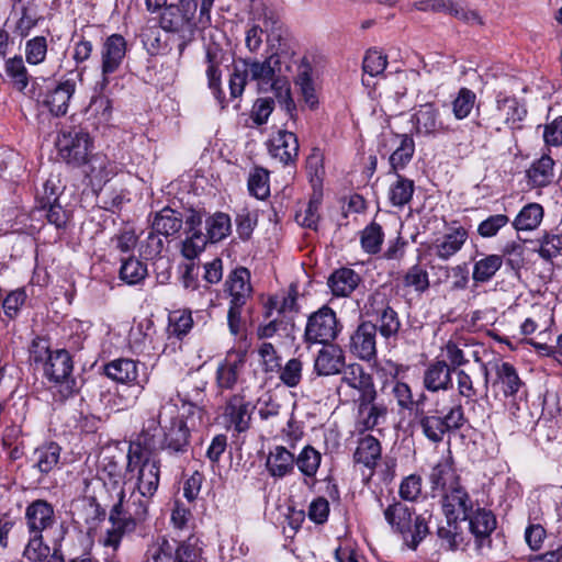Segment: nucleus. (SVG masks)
I'll return each mask as SVG.
<instances>
[{"label": "nucleus", "mask_w": 562, "mask_h": 562, "mask_svg": "<svg viewBox=\"0 0 562 562\" xmlns=\"http://www.w3.org/2000/svg\"><path fill=\"white\" fill-rule=\"evenodd\" d=\"M473 501L460 482H454L442 495V510L449 521L467 520L472 513Z\"/></svg>", "instance_id": "obj_14"}, {"label": "nucleus", "mask_w": 562, "mask_h": 562, "mask_svg": "<svg viewBox=\"0 0 562 562\" xmlns=\"http://www.w3.org/2000/svg\"><path fill=\"white\" fill-rule=\"evenodd\" d=\"M321 204H322V194L314 193L310 198L305 209L303 211L296 212V214H295L296 223L302 227L317 231L318 222L321 220V215H319Z\"/></svg>", "instance_id": "obj_47"}, {"label": "nucleus", "mask_w": 562, "mask_h": 562, "mask_svg": "<svg viewBox=\"0 0 562 562\" xmlns=\"http://www.w3.org/2000/svg\"><path fill=\"white\" fill-rule=\"evenodd\" d=\"M43 533L29 532L23 557L31 562H42L49 557L50 548L44 543Z\"/></svg>", "instance_id": "obj_54"}, {"label": "nucleus", "mask_w": 562, "mask_h": 562, "mask_svg": "<svg viewBox=\"0 0 562 562\" xmlns=\"http://www.w3.org/2000/svg\"><path fill=\"white\" fill-rule=\"evenodd\" d=\"M46 54L47 40L45 36H35L25 43V59L30 65L43 63Z\"/></svg>", "instance_id": "obj_63"}, {"label": "nucleus", "mask_w": 562, "mask_h": 562, "mask_svg": "<svg viewBox=\"0 0 562 562\" xmlns=\"http://www.w3.org/2000/svg\"><path fill=\"white\" fill-rule=\"evenodd\" d=\"M367 315L375 319L376 331L389 339L395 337L401 328V321L397 312L390 306L389 301L383 293H374L369 297L366 305Z\"/></svg>", "instance_id": "obj_10"}, {"label": "nucleus", "mask_w": 562, "mask_h": 562, "mask_svg": "<svg viewBox=\"0 0 562 562\" xmlns=\"http://www.w3.org/2000/svg\"><path fill=\"white\" fill-rule=\"evenodd\" d=\"M295 456L283 446L271 450L266 460L268 473L276 479H282L293 473Z\"/></svg>", "instance_id": "obj_32"}, {"label": "nucleus", "mask_w": 562, "mask_h": 562, "mask_svg": "<svg viewBox=\"0 0 562 562\" xmlns=\"http://www.w3.org/2000/svg\"><path fill=\"white\" fill-rule=\"evenodd\" d=\"M153 497H145L142 492L133 488L127 499L122 488L117 502L112 506L109 514L111 527L104 532L101 542L104 547L116 551L122 539L136 530L148 517V507Z\"/></svg>", "instance_id": "obj_2"}, {"label": "nucleus", "mask_w": 562, "mask_h": 562, "mask_svg": "<svg viewBox=\"0 0 562 562\" xmlns=\"http://www.w3.org/2000/svg\"><path fill=\"white\" fill-rule=\"evenodd\" d=\"M340 329L336 313L329 306L323 305L310 315L304 339L307 344L329 345L337 338Z\"/></svg>", "instance_id": "obj_8"}, {"label": "nucleus", "mask_w": 562, "mask_h": 562, "mask_svg": "<svg viewBox=\"0 0 562 562\" xmlns=\"http://www.w3.org/2000/svg\"><path fill=\"white\" fill-rule=\"evenodd\" d=\"M360 276L350 268L334 271L328 279V286L335 296H349L359 285Z\"/></svg>", "instance_id": "obj_35"}, {"label": "nucleus", "mask_w": 562, "mask_h": 562, "mask_svg": "<svg viewBox=\"0 0 562 562\" xmlns=\"http://www.w3.org/2000/svg\"><path fill=\"white\" fill-rule=\"evenodd\" d=\"M415 133L424 136H435L446 133L448 127L439 120V110L434 103L422 104L412 116Z\"/></svg>", "instance_id": "obj_24"}, {"label": "nucleus", "mask_w": 562, "mask_h": 562, "mask_svg": "<svg viewBox=\"0 0 562 562\" xmlns=\"http://www.w3.org/2000/svg\"><path fill=\"white\" fill-rule=\"evenodd\" d=\"M198 542L193 536L181 542L175 541L173 562H200L201 548Z\"/></svg>", "instance_id": "obj_55"}, {"label": "nucleus", "mask_w": 562, "mask_h": 562, "mask_svg": "<svg viewBox=\"0 0 562 562\" xmlns=\"http://www.w3.org/2000/svg\"><path fill=\"white\" fill-rule=\"evenodd\" d=\"M48 189L50 190L49 194L38 199V209L45 213L48 223L53 224L56 228H63L66 226L68 215L57 202L58 198L54 188H50L48 182H46L44 186L45 193H47Z\"/></svg>", "instance_id": "obj_33"}, {"label": "nucleus", "mask_w": 562, "mask_h": 562, "mask_svg": "<svg viewBox=\"0 0 562 562\" xmlns=\"http://www.w3.org/2000/svg\"><path fill=\"white\" fill-rule=\"evenodd\" d=\"M27 532L44 533L56 524L54 506L46 499L31 502L24 514Z\"/></svg>", "instance_id": "obj_19"}, {"label": "nucleus", "mask_w": 562, "mask_h": 562, "mask_svg": "<svg viewBox=\"0 0 562 562\" xmlns=\"http://www.w3.org/2000/svg\"><path fill=\"white\" fill-rule=\"evenodd\" d=\"M248 190L251 195L259 200L266 199L270 194L269 172L267 169L256 167L248 178Z\"/></svg>", "instance_id": "obj_56"}, {"label": "nucleus", "mask_w": 562, "mask_h": 562, "mask_svg": "<svg viewBox=\"0 0 562 562\" xmlns=\"http://www.w3.org/2000/svg\"><path fill=\"white\" fill-rule=\"evenodd\" d=\"M384 233L380 224L372 222L360 234V244L364 252L375 255L381 250Z\"/></svg>", "instance_id": "obj_52"}, {"label": "nucleus", "mask_w": 562, "mask_h": 562, "mask_svg": "<svg viewBox=\"0 0 562 562\" xmlns=\"http://www.w3.org/2000/svg\"><path fill=\"white\" fill-rule=\"evenodd\" d=\"M322 454L312 446H305L295 458V465L306 477H314L321 465Z\"/></svg>", "instance_id": "obj_51"}, {"label": "nucleus", "mask_w": 562, "mask_h": 562, "mask_svg": "<svg viewBox=\"0 0 562 562\" xmlns=\"http://www.w3.org/2000/svg\"><path fill=\"white\" fill-rule=\"evenodd\" d=\"M224 292L231 297L229 303L244 306L252 293L249 270L245 267L234 269L225 280Z\"/></svg>", "instance_id": "obj_21"}, {"label": "nucleus", "mask_w": 562, "mask_h": 562, "mask_svg": "<svg viewBox=\"0 0 562 562\" xmlns=\"http://www.w3.org/2000/svg\"><path fill=\"white\" fill-rule=\"evenodd\" d=\"M196 0H178L170 2L160 13L159 25L162 30L180 36L178 50L181 55L187 45L193 40L196 23Z\"/></svg>", "instance_id": "obj_5"}, {"label": "nucleus", "mask_w": 562, "mask_h": 562, "mask_svg": "<svg viewBox=\"0 0 562 562\" xmlns=\"http://www.w3.org/2000/svg\"><path fill=\"white\" fill-rule=\"evenodd\" d=\"M502 265L503 256L499 255H487L474 261L472 280L475 285L490 282L502 268Z\"/></svg>", "instance_id": "obj_38"}, {"label": "nucleus", "mask_w": 562, "mask_h": 562, "mask_svg": "<svg viewBox=\"0 0 562 562\" xmlns=\"http://www.w3.org/2000/svg\"><path fill=\"white\" fill-rule=\"evenodd\" d=\"M270 155L283 165L294 162L299 155V140L294 133L279 130L268 142Z\"/></svg>", "instance_id": "obj_26"}, {"label": "nucleus", "mask_w": 562, "mask_h": 562, "mask_svg": "<svg viewBox=\"0 0 562 562\" xmlns=\"http://www.w3.org/2000/svg\"><path fill=\"white\" fill-rule=\"evenodd\" d=\"M452 374L446 360L436 359L424 370L423 386L431 393L449 391L453 387Z\"/></svg>", "instance_id": "obj_23"}, {"label": "nucleus", "mask_w": 562, "mask_h": 562, "mask_svg": "<svg viewBox=\"0 0 562 562\" xmlns=\"http://www.w3.org/2000/svg\"><path fill=\"white\" fill-rule=\"evenodd\" d=\"M341 381L346 383L348 386L358 390L360 392L359 396V409L362 412L367 404L375 401L376 391L374 387V383L372 376L364 372L362 366L358 363H353L348 366L342 371Z\"/></svg>", "instance_id": "obj_15"}, {"label": "nucleus", "mask_w": 562, "mask_h": 562, "mask_svg": "<svg viewBox=\"0 0 562 562\" xmlns=\"http://www.w3.org/2000/svg\"><path fill=\"white\" fill-rule=\"evenodd\" d=\"M376 325L362 322L350 337V350L359 359L370 361L376 356Z\"/></svg>", "instance_id": "obj_20"}, {"label": "nucleus", "mask_w": 562, "mask_h": 562, "mask_svg": "<svg viewBox=\"0 0 562 562\" xmlns=\"http://www.w3.org/2000/svg\"><path fill=\"white\" fill-rule=\"evenodd\" d=\"M4 71L16 90H25L29 85V72L21 56L7 59Z\"/></svg>", "instance_id": "obj_50"}, {"label": "nucleus", "mask_w": 562, "mask_h": 562, "mask_svg": "<svg viewBox=\"0 0 562 562\" xmlns=\"http://www.w3.org/2000/svg\"><path fill=\"white\" fill-rule=\"evenodd\" d=\"M495 380L493 386L498 387L505 397L515 396L524 386L515 367L505 361H496L493 364Z\"/></svg>", "instance_id": "obj_30"}, {"label": "nucleus", "mask_w": 562, "mask_h": 562, "mask_svg": "<svg viewBox=\"0 0 562 562\" xmlns=\"http://www.w3.org/2000/svg\"><path fill=\"white\" fill-rule=\"evenodd\" d=\"M345 367L344 351L335 345L322 348L315 360L314 371L317 375H334L341 372Z\"/></svg>", "instance_id": "obj_31"}, {"label": "nucleus", "mask_w": 562, "mask_h": 562, "mask_svg": "<svg viewBox=\"0 0 562 562\" xmlns=\"http://www.w3.org/2000/svg\"><path fill=\"white\" fill-rule=\"evenodd\" d=\"M90 177L99 184L110 181L119 171L115 161L105 155L97 154L89 160Z\"/></svg>", "instance_id": "obj_42"}, {"label": "nucleus", "mask_w": 562, "mask_h": 562, "mask_svg": "<svg viewBox=\"0 0 562 562\" xmlns=\"http://www.w3.org/2000/svg\"><path fill=\"white\" fill-rule=\"evenodd\" d=\"M225 52L223 48L216 44L212 43L206 46L205 50V61L207 64L206 68V77H207V85L209 88L213 91L214 97L221 104V106L224 109L226 106L225 104V97L223 94V91L221 89V70L220 66L224 61Z\"/></svg>", "instance_id": "obj_22"}, {"label": "nucleus", "mask_w": 562, "mask_h": 562, "mask_svg": "<svg viewBox=\"0 0 562 562\" xmlns=\"http://www.w3.org/2000/svg\"><path fill=\"white\" fill-rule=\"evenodd\" d=\"M429 481L432 490L445 493L454 482H459V477L456 475L452 464L448 460H442L431 469Z\"/></svg>", "instance_id": "obj_45"}, {"label": "nucleus", "mask_w": 562, "mask_h": 562, "mask_svg": "<svg viewBox=\"0 0 562 562\" xmlns=\"http://www.w3.org/2000/svg\"><path fill=\"white\" fill-rule=\"evenodd\" d=\"M74 362L66 349H56L43 366L44 376L55 384L65 385L64 397L75 392L76 381L71 378Z\"/></svg>", "instance_id": "obj_11"}, {"label": "nucleus", "mask_w": 562, "mask_h": 562, "mask_svg": "<svg viewBox=\"0 0 562 562\" xmlns=\"http://www.w3.org/2000/svg\"><path fill=\"white\" fill-rule=\"evenodd\" d=\"M475 93L468 89L461 88L452 101V113L457 120H463L468 117L475 104Z\"/></svg>", "instance_id": "obj_58"}, {"label": "nucleus", "mask_w": 562, "mask_h": 562, "mask_svg": "<svg viewBox=\"0 0 562 562\" xmlns=\"http://www.w3.org/2000/svg\"><path fill=\"white\" fill-rule=\"evenodd\" d=\"M147 276V267L138 259L130 256L122 260L120 278L127 284H137Z\"/></svg>", "instance_id": "obj_53"}, {"label": "nucleus", "mask_w": 562, "mask_h": 562, "mask_svg": "<svg viewBox=\"0 0 562 562\" xmlns=\"http://www.w3.org/2000/svg\"><path fill=\"white\" fill-rule=\"evenodd\" d=\"M468 229L457 222H452L447 226L442 236L437 237L429 246V251L438 259L448 261L456 256L468 240Z\"/></svg>", "instance_id": "obj_13"}, {"label": "nucleus", "mask_w": 562, "mask_h": 562, "mask_svg": "<svg viewBox=\"0 0 562 562\" xmlns=\"http://www.w3.org/2000/svg\"><path fill=\"white\" fill-rule=\"evenodd\" d=\"M70 514L77 526L87 529L95 528L105 518V510L92 496L74 499L70 505Z\"/></svg>", "instance_id": "obj_17"}, {"label": "nucleus", "mask_w": 562, "mask_h": 562, "mask_svg": "<svg viewBox=\"0 0 562 562\" xmlns=\"http://www.w3.org/2000/svg\"><path fill=\"white\" fill-rule=\"evenodd\" d=\"M403 284L404 286L413 288L419 293H424L430 284L427 270L419 265H414L404 274Z\"/></svg>", "instance_id": "obj_59"}, {"label": "nucleus", "mask_w": 562, "mask_h": 562, "mask_svg": "<svg viewBox=\"0 0 562 562\" xmlns=\"http://www.w3.org/2000/svg\"><path fill=\"white\" fill-rule=\"evenodd\" d=\"M60 447L56 442H48L34 450V467L43 474L49 473L59 461Z\"/></svg>", "instance_id": "obj_39"}, {"label": "nucleus", "mask_w": 562, "mask_h": 562, "mask_svg": "<svg viewBox=\"0 0 562 562\" xmlns=\"http://www.w3.org/2000/svg\"><path fill=\"white\" fill-rule=\"evenodd\" d=\"M126 459L125 483L133 482L134 490L145 497H154L160 483V459L139 447H130Z\"/></svg>", "instance_id": "obj_4"}, {"label": "nucleus", "mask_w": 562, "mask_h": 562, "mask_svg": "<svg viewBox=\"0 0 562 562\" xmlns=\"http://www.w3.org/2000/svg\"><path fill=\"white\" fill-rule=\"evenodd\" d=\"M175 541L157 537L148 547L147 555L153 562H173Z\"/></svg>", "instance_id": "obj_57"}, {"label": "nucleus", "mask_w": 562, "mask_h": 562, "mask_svg": "<svg viewBox=\"0 0 562 562\" xmlns=\"http://www.w3.org/2000/svg\"><path fill=\"white\" fill-rule=\"evenodd\" d=\"M384 518L393 530L403 536L406 544L415 550L428 533L425 514L413 520V510L407 505L394 501L384 509Z\"/></svg>", "instance_id": "obj_6"}, {"label": "nucleus", "mask_w": 562, "mask_h": 562, "mask_svg": "<svg viewBox=\"0 0 562 562\" xmlns=\"http://www.w3.org/2000/svg\"><path fill=\"white\" fill-rule=\"evenodd\" d=\"M292 70L291 58L286 52L281 48H271V53L263 59H240L234 66L229 77L231 98L240 97L245 90L247 79L256 81L262 90H273L278 97H284L288 108L293 105L290 97L289 82L286 75Z\"/></svg>", "instance_id": "obj_1"}, {"label": "nucleus", "mask_w": 562, "mask_h": 562, "mask_svg": "<svg viewBox=\"0 0 562 562\" xmlns=\"http://www.w3.org/2000/svg\"><path fill=\"white\" fill-rule=\"evenodd\" d=\"M413 422L430 442L440 443L447 434L461 429L467 418L460 403L450 407H440V402L436 400L427 412H419Z\"/></svg>", "instance_id": "obj_3"}, {"label": "nucleus", "mask_w": 562, "mask_h": 562, "mask_svg": "<svg viewBox=\"0 0 562 562\" xmlns=\"http://www.w3.org/2000/svg\"><path fill=\"white\" fill-rule=\"evenodd\" d=\"M183 224L186 225L187 238L182 243L181 252L187 259H194L204 250L207 244V237L201 231V213L190 210L189 214L183 217Z\"/></svg>", "instance_id": "obj_16"}, {"label": "nucleus", "mask_w": 562, "mask_h": 562, "mask_svg": "<svg viewBox=\"0 0 562 562\" xmlns=\"http://www.w3.org/2000/svg\"><path fill=\"white\" fill-rule=\"evenodd\" d=\"M396 180L390 184L387 191L389 202L392 206L403 207L408 204L415 192V183L402 175H394Z\"/></svg>", "instance_id": "obj_37"}, {"label": "nucleus", "mask_w": 562, "mask_h": 562, "mask_svg": "<svg viewBox=\"0 0 562 562\" xmlns=\"http://www.w3.org/2000/svg\"><path fill=\"white\" fill-rule=\"evenodd\" d=\"M207 243H216L224 239L231 232L232 223L231 217L223 212H217L210 216L206 222Z\"/></svg>", "instance_id": "obj_49"}, {"label": "nucleus", "mask_w": 562, "mask_h": 562, "mask_svg": "<svg viewBox=\"0 0 562 562\" xmlns=\"http://www.w3.org/2000/svg\"><path fill=\"white\" fill-rule=\"evenodd\" d=\"M183 226V216L180 212L164 207L157 212L151 222L155 232L161 234L165 238L176 236Z\"/></svg>", "instance_id": "obj_34"}, {"label": "nucleus", "mask_w": 562, "mask_h": 562, "mask_svg": "<svg viewBox=\"0 0 562 562\" xmlns=\"http://www.w3.org/2000/svg\"><path fill=\"white\" fill-rule=\"evenodd\" d=\"M159 425L160 422L156 417H151L144 425L140 434L137 439L130 445V447H139L143 451H148L149 453H155L158 449L159 440L157 439L159 435Z\"/></svg>", "instance_id": "obj_46"}, {"label": "nucleus", "mask_w": 562, "mask_h": 562, "mask_svg": "<svg viewBox=\"0 0 562 562\" xmlns=\"http://www.w3.org/2000/svg\"><path fill=\"white\" fill-rule=\"evenodd\" d=\"M245 363V350L229 351L216 370V382L218 387L232 390L237 383L238 376L243 371Z\"/></svg>", "instance_id": "obj_25"}, {"label": "nucleus", "mask_w": 562, "mask_h": 562, "mask_svg": "<svg viewBox=\"0 0 562 562\" xmlns=\"http://www.w3.org/2000/svg\"><path fill=\"white\" fill-rule=\"evenodd\" d=\"M189 438L190 431L187 423L181 418H175L164 432V440L159 441L158 448L167 450L170 454H183L188 451Z\"/></svg>", "instance_id": "obj_27"}, {"label": "nucleus", "mask_w": 562, "mask_h": 562, "mask_svg": "<svg viewBox=\"0 0 562 562\" xmlns=\"http://www.w3.org/2000/svg\"><path fill=\"white\" fill-rule=\"evenodd\" d=\"M306 171L313 188L321 187L325 176L324 157L314 149L306 159Z\"/></svg>", "instance_id": "obj_61"}, {"label": "nucleus", "mask_w": 562, "mask_h": 562, "mask_svg": "<svg viewBox=\"0 0 562 562\" xmlns=\"http://www.w3.org/2000/svg\"><path fill=\"white\" fill-rule=\"evenodd\" d=\"M127 42L121 34H111L104 38L100 47L101 80L99 86L104 90L110 83V76L117 71L124 61Z\"/></svg>", "instance_id": "obj_9"}, {"label": "nucleus", "mask_w": 562, "mask_h": 562, "mask_svg": "<svg viewBox=\"0 0 562 562\" xmlns=\"http://www.w3.org/2000/svg\"><path fill=\"white\" fill-rule=\"evenodd\" d=\"M496 108L505 116L506 123L513 128L517 127V124L521 122L527 114L525 106L521 105L516 98L503 97L502 94L497 95Z\"/></svg>", "instance_id": "obj_43"}, {"label": "nucleus", "mask_w": 562, "mask_h": 562, "mask_svg": "<svg viewBox=\"0 0 562 562\" xmlns=\"http://www.w3.org/2000/svg\"><path fill=\"white\" fill-rule=\"evenodd\" d=\"M252 406L243 394L232 395L224 408V420L228 428L236 432H245L250 427Z\"/></svg>", "instance_id": "obj_18"}, {"label": "nucleus", "mask_w": 562, "mask_h": 562, "mask_svg": "<svg viewBox=\"0 0 562 562\" xmlns=\"http://www.w3.org/2000/svg\"><path fill=\"white\" fill-rule=\"evenodd\" d=\"M104 373L108 378L113 381L133 384V397L130 400L131 404H134L143 392L147 378L138 379V362L133 359L120 358L112 360L104 367Z\"/></svg>", "instance_id": "obj_12"}, {"label": "nucleus", "mask_w": 562, "mask_h": 562, "mask_svg": "<svg viewBox=\"0 0 562 562\" xmlns=\"http://www.w3.org/2000/svg\"><path fill=\"white\" fill-rule=\"evenodd\" d=\"M390 140L396 145V147L389 156L390 169L387 175H401L400 171L413 159L415 143L413 137L408 134H393Z\"/></svg>", "instance_id": "obj_29"}, {"label": "nucleus", "mask_w": 562, "mask_h": 562, "mask_svg": "<svg viewBox=\"0 0 562 562\" xmlns=\"http://www.w3.org/2000/svg\"><path fill=\"white\" fill-rule=\"evenodd\" d=\"M193 327L192 312L189 308H179L169 313L168 333L178 339L186 337Z\"/></svg>", "instance_id": "obj_44"}, {"label": "nucleus", "mask_w": 562, "mask_h": 562, "mask_svg": "<svg viewBox=\"0 0 562 562\" xmlns=\"http://www.w3.org/2000/svg\"><path fill=\"white\" fill-rule=\"evenodd\" d=\"M553 166V159L547 154H543L530 166L527 170V177L533 187L541 188L552 181Z\"/></svg>", "instance_id": "obj_41"}, {"label": "nucleus", "mask_w": 562, "mask_h": 562, "mask_svg": "<svg viewBox=\"0 0 562 562\" xmlns=\"http://www.w3.org/2000/svg\"><path fill=\"white\" fill-rule=\"evenodd\" d=\"M360 414L366 413V417L362 420L364 429H373L376 426L383 424L386 419L387 407L382 403H375L374 401L367 404L363 411L359 409Z\"/></svg>", "instance_id": "obj_62"}, {"label": "nucleus", "mask_w": 562, "mask_h": 562, "mask_svg": "<svg viewBox=\"0 0 562 562\" xmlns=\"http://www.w3.org/2000/svg\"><path fill=\"white\" fill-rule=\"evenodd\" d=\"M260 364L266 373H273L281 370V357L271 342H262L258 348Z\"/></svg>", "instance_id": "obj_60"}, {"label": "nucleus", "mask_w": 562, "mask_h": 562, "mask_svg": "<svg viewBox=\"0 0 562 562\" xmlns=\"http://www.w3.org/2000/svg\"><path fill=\"white\" fill-rule=\"evenodd\" d=\"M56 148L66 164L79 167L88 161L92 139L81 127L61 128L56 139Z\"/></svg>", "instance_id": "obj_7"}, {"label": "nucleus", "mask_w": 562, "mask_h": 562, "mask_svg": "<svg viewBox=\"0 0 562 562\" xmlns=\"http://www.w3.org/2000/svg\"><path fill=\"white\" fill-rule=\"evenodd\" d=\"M543 217V209L540 204L530 203L521 209L513 225L517 231H532L538 227Z\"/></svg>", "instance_id": "obj_48"}, {"label": "nucleus", "mask_w": 562, "mask_h": 562, "mask_svg": "<svg viewBox=\"0 0 562 562\" xmlns=\"http://www.w3.org/2000/svg\"><path fill=\"white\" fill-rule=\"evenodd\" d=\"M381 450L380 441L373 436L367 435L359 440L353 460L372 470L381 458Z\"/></svg>", "instance_id": "obj_36"}, {"label": "nucleus", "mask_w": 562, "mask_h": 562, "mask_svg": "<svg viewBox=\"0 0 562 562\" xmlns=\"http://www.w3.org/2000/svg\"><path fill=\"white\" fill-rule=\"evenodd\" d=\"M302 370H303V363L297 358H292L289 361H286L285 366H281L280 372V380L284 385L288 387H295L300 384L302 379Z\"/></svg>", "instance_id": "obj_64"}, {"label": "nucleus", "mask_w": 562, "mask_h": 562, "mask_svg": "<svg viewBox=\"0 0 562 562\" xmlns=\"http://www.w3.org/2000/svg\"><path fill=\"white\" fill-rule=\"evenodd\" d=\"M76 91V81L66 78L49 89L45 95L44 104L55 116H63L67 113L69 101Z\"/></svg>", "instance_id": "obj_28"}, {"label": "nucleus", "mask_w": 562, "mask_h": 562, "mask_svg": "<svg viewBox=\"0 0 562 562\" xmlns=\"http://www.w3.org/2000/svg\"><path fill=\"white\" fill-rule=\"evenodd\" d=\"M469 528L476 538L488 537L496 528V518L491 510L485 508L472 509L469 514Z\"/></svg>", "instance_id": "obj_40"}]
</instances>
